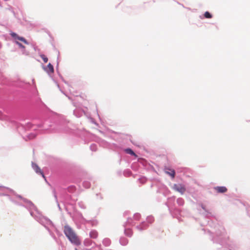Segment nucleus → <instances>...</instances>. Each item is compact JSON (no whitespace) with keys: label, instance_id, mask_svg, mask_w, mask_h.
<instances>
[{"label":"nucleus","instance_id":"20e7f679","mask_svg":"<svg viewBox=\"0 0 250 250\" xmlns=\"http://www.w3.org/2000/svg\"><path fill=\"white\" fill-rule=\"evenodd\" d=\"M44 70L48 73H53L54 72L53 66L50 63H48V65L43 67Z\"/></svg>","mask_w":250,"mask_h":250},{"label":"nucleus","instance_id":"f257e3e1","mask_svg":"<svg viewBox=\"0 0 250 250\" xmlns=\"http://www.w3.org/2000/svg\"><path fill=\"white\" fill-rule=\"evenodd\" d=\"M64 232L66 236L72 243L77 246L81 244L79 239L70 227L65 226L64 228Z\"/></svg>","mask_w":250,"mask_h":250},{"label":"nucleus","instance_id":"0eeeda50","mask_svg":"<svg viewBox=\"0 0 250 250\" xmlns=\"http://www.w3.org/2000/svg\"><path fill=\"white\" fill-rule=\"evenodd\" d=\"M32 167L33 168V169L36 171V172H41V169L40 168V167L35 164H32Z\"/></svg>","mask_w":250,"mask_h":250},{"label":"nucleus","instance_id":"ddd939ff","mask_svg":"<svg viewBox=\"0 0 250 250\" xmlns=\"http://www.w3.org/2000/svg\"><path fill=\"white\" fill-rule=\"evenodd\" d=\"M35 137V135H32V136H31V137H30V139H33V138H34Z\"/></svg>","mask_w":250,"mask_h":250},{"label":"nucleus","instance_id":"2eb2a0df","mask_svg":"<svg viewBox=\"0 0 250 250\" xmlns=\"http://www.w3.org/2000/svg\"><path fill=\"white\" fill-rule=\"evenodd\" d=\"M75 250H78V249L76 248V249H75Z\"/></svg>","mask_w":250,"mask_h":250},{"label":"nucleus","instance_id":"4468645a","mask_svg":"<svg viewBox=\"0 0 250 250\" xmlns=\"http://www.w3.org/2000/svg\"><path fill=\"white\" fill-rule=\"evenodd\" d=\"M40 174H41V175H42V177H44V175H43V173L41 172Z\"/></svg>","mask_w":250,"mask_h":250},{"label":"nucleus","instance_id":"7ed1b4c3","mask_svg":"<svg viewBox=\"0 0 250 250\" xmlns=\"http://www.w3.org/2000/svg\"><path fill=\"white\" fill-rule=\"evenodd\" d=\"M11 35L12 36V37L14 38L15 39H17V40H18L19 41H21L22 42H24V43H25L26 44H28V42H27V41L24 38L21 37H19L15 33H12L11 34Z\"/></svg>","mask_w":250,"mask_h":250},{"label":"nucleus","instance_id":"423d86ee","mask_svg":"<svg viewBox=\"0 0 250 250\" xmlns=\"http://www.w3.org/2000/svg\"><path fill=\"white\" fill-rule=\"evenodd\" d=\"M125 151L127 154H130L131 155L134 156L136 157H137V155L130 148H127V149H126L125 150Z\"/></svg>","mask_w":250,"mask_h":250},{"label":"nucleus","instance_id":"6e6552de","mask_svg":"<svg viewBox=\"0 0 250 250\" xmlns=\"http://www.w3.org/2000/svg\"><path fill=\"white\" fill-rule=\"evenodd\" d=\"M40 56L41 57V58L42 59L43 61L45 62V63H46L47 62H48V58L47 57H46L43 54H41L40 55Z\"/></svg>","mask_w":250,"mask_h":250},{"label":"nucleus","instance_id":"9b49d317","mask_svg":"<svg viewBox=\"0 0 250 250\" xmlns=\"http://www.w3.org/2000/svg\"><path fill=\"white\" fill-rule=\"evenodd\" d=\"M16 43L20 46V47L21 48H24L25 47L22 45L21 43L18 42H16Z\"/></svg>","mask_w":250,"mask_h":250},{"label":"nucleus","instance_id":"9d476101","mask_svg":"<svg viewBox=\"0 0 250 250\" xmlns=\"http://www.w3.org/2000/svg\"><path fill=\"white\" fill-rule=\"evenodd\" d=\"M204 16L206 18L209 19L211 18V14L208 11L206 12L204 14Z\"/></svg>","mask_w":250,"mask_h":250},{"label":"nucleus","instance_id":"f8f14e48","mask_svg":"<svg viewBox=\"0 0 250 250\" xmlns=\"http://www.w3.org/2000/svg\"><path fill=\"white\" fill-rule=\"evenodd\" d=\"M168 173L170 175V176L172 177V178H174V177L175 176V173Z\"/></svg>","mask_w":250,"mask_h":250},{"label":"nucleus","instance_id":"f03ea898","mask_svg":"<svg viewBox=\"0 0 250 250\" xmlns=\"http://www.w3.org/2000/svg\"><path fill=\"white\" fill-rule=\"evenodd\" d=\"M173 188L174 190L180 192L182 194H184L186 191L185 187L181 184H174Z\"/></svg>","mask_w":250,"mask_h":250},{"label":"nucleus","instance_id":"39448f33","mask_svg":"<svg viewBox=\"0 0 250 250\" xmlns=\"http://www.w3.org/2000/svg\"><path fill=\"white\" fill-rule=\"evenodd\" d=\"M90 236L92 238H96L98 236V232L96 230H92L90 232Z\"/></svg>","mask_w":250,"mask_h":250},{"label":"nucleus","instance_id":"1a4fd4ad","mask_svg":"<svg viewBox=\"0 0 250 250\" xmlns=\"http://www.w3.org/2000/svg\"><path fill=\"white\" fill-rule=\"evenodd\" d=\"M227 191V188L225 187H220V192H225Z\"/></svg>","mask_w":250,"mask_h":250}]
</instances>
